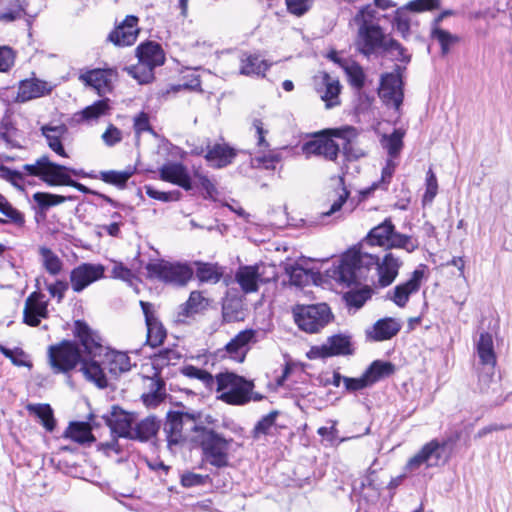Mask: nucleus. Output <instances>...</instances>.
<instances>
[{"label":"nucleus","mask_w":512,"mask_h":512,"mask_svg":"<svg viewBox=\"0 0 512 512\" xmlns=\"http://www.w3.org/2000/svg\"><path fill=\"white\" fill-rule=\"evenodd\" d=\"M379 21L380 14L371 4L362 7L354 16V22L358 27L355 41L357 51L366 57L389 54L397 61L408 63L410 54L384 32Z\"/></svg>","instance_id":"f257e3e1"},{"label":"nucleus","mask_w":512,"mask_h":512,"mask_svg":"<svg viewBox=\"0 0 512 512\" xmlns=\"http://www.w3.org/2000/svg\"><path fill=\"white\" fill-rule=\"evenodd\" d=\"M192 429L195 433L193 440L201 447L204 462L217 469L231 466L234 443L232 438H225L222 434L202 425H194Z\"/></svg>","instance_id":"f03ea898"},{"label":"nucleus","mask_w":512,"mask_h":512,"mask_svg":"<svg viewBox=\"0 0 512 512\" xmlns=\"http://www.w3.org/2000/svg\"><path fill=\"white\" fill-rule=\"evenodd\" d=\"M23 170L32 176L39 177L50 186H71L83 193L90 190L83 184L74 181L71 176H85L82 170H76L52 162L47 156H42L34 164H25Z\"/></svg>","instance_id":"7ed1b4c3"},{"label":"nucleus","mask_w":512,"mask_h":512,"mask_svg":"<svg viewBox=\"0 0 512 512\" xmlns=\"http://www.w3.org/2000/svg\"><path fill=\"white\" fill-rule=\"evenodd\" d=\"M379 257L362 250H350L345 253L338 266L333 270V277L346 286L359 284L365 280L371 268L377 269Z\"/></svg>","instance_id":"20e7f679"},{"label":"nucleus","mask_w":512,"mask_h":512,"mask_svg":"<svg viewBox=\"0 0 512 512\" xmlns=\"http://www.w3.org/2000/svg\"><path fill=\"white\" fill-rule=\"evenodd\" d=\"M218 399L230 405H243L250 401L253 383L231 372L216 376Z\"/></svg>","instance_id":"39448f33"},{"label":"nucleus","mask_w":512,"mask_h":512,"mask_svg":"<svg viewBox=\"0 0 512 512\" xmlns=\"http://www.w3.org/2000/svg\"><path fill=\"white\" fill-rule=\"evenodd\" d=\"M446 442L433 439L426 443L415 455H413L404 466L406 474H420L429 468L438 467L446 462L443 453Z\"/></svg>","instance_id":"423d86ee"},{"label":"nucleus","mask_w":512,"mask_h":512,"mask_svg":"<svg viewBox=\"0 0 512 512\" xmlns=\"http://www.w3.org/2000/svg\"><path fill=\"white\" fill-rule=\"evenodd\" d=\"M295 323L306 333H317L331 320L332 314L326 304L297 305L293 308Z\"/></svg>","instance_id":"0eeeda50"},{"label":"nucleus","mask_w":512,"mask_h":512,"mask_svg":"<svg viewBox=\"0 0 512 512\" xmlns=\"http://www.w3.org/2000/svg\"><path fill=\"white\" fill-rule=\"evenodd\" d=\"M235 278L245 293L256 292L259 284L277 279L276 266L265 263L242 266L236 272Z\"/></svg>","instance_id":"6e6552de"},{"label":"nucleus","mask_w":512,"mask_h":512,"mask_svg":"<svg viewBox=\"0 0 512 512\" xmlns=\"http://www.w3.org/2000/svg\"><path fill=\"white\" fill-rule=\"evenodd\" d=\"M146 270L150 278L175 285H185L193 275V270L188 265L165 260L148 263Z\"/></svg>","instance_id":"1a4fd4ad"},{"label":"nucleus","mask_w":512,"mask_h":512,"mask_svg":"<svg viewBox=\"0 0 512 512\" xmlns=\"http://www.w3.org/2000/svg\"><path fill=\"white\" fill-rule=\"evenodd\" d=\"M48 360L54 373H67L81 361L76 343L64 340L48 348Z\"/></svg>","instance_id":"9d476101"},{"label":"nucleus","mask_w":512,"mask_h":512,"mask_svg":"<svg viewBox=\"0 0 512 512\" xmlns=\"http://www.w3.org/2000/svg\"><path fill=\"white\" fill-rule=\"evenodd\" d=\"M378 94L387 106L399 111L403 102L402 79L399 66H397L396 72L386 73L381 76Z\"/></svg>","instance_id":"9b49d317"},{"label":"nucleus","mask_w":512,"mask_h":512,"mask_svg":"<svg viewBox=\"0 0 512 512\" xmlns=\"http://www.w3.org/2000/svg\"><path fill=\"white\" fill-rule=\"evenodd\" d=\"M105 267L101 264L82 263L70 272V284L74 292L80 293L92 283L104 277Z\"/></svg>","instance_id":"f8f14e48"},{"label":"nucleus","mask_w":512,"mask_h":512,"mask_svg":"<svg viewBox=\"0 0 512 512\" xmlns=\"http://www.w3.org/2000/svg\"><path fill=\"white\" fill-rule=\"evenodd\" d=\"M196 425L190 415L179 412H170L167 416V421L164 424V433L166 434V440L168 447L172 449L173 446L182 443L186 436L184 435V429H190Z\"/></svg>","instance_id":"ddd939ff"},{"label":"nucleus","mask_w":512,"mask_h":512,"mask_svg":"<svg viewBox=\"0 0 512 512\" xmlns=\"http://www.w3.org/2000/svg\"><path fill=\"white\" fill-rule=\"evenodd\" d=\"M352 353L351 341L348 336L334 335L322 345L312 346L307 353L309 359L327 358Z\"/></svg>","instance_id":"4468645a"},{"label":"nucleus","mask_w":512,"mask_h":512,"mask_svg":"<svg viewBox=\"0 0 512 512\" xmlns=\"http://www.w3.org/2000/svg\"><path fill=\"white\" fill-rule=\"evenodd\" d=\"M48 317V301L40 292L31 293L25 300L23 321L29 326H38L42 319Z\"/></svg>","instance_id":"2eb2a0df"},{"label":"nucleus","mask_w":512,"mask_h":512,"mask_svg":"<svg viewBox=\"0 0 512 512\" xmlns=\"http://www.w3.org/2000/svg\"><path fill=\"white\" fill-rule=\"evenodd\" d=\"M256 334L257 332L253 329L239 332L225 345V355L236 362H243L250 349V344L257 341Z\"/></svg>","instance_id":"dca6fc26"},{"label":"nucleus","mask_w":512,"mask_h":512,"mask_svg":"<svg viewBox=\"0 0 512 512\" xmlns=\"http://www.w3.org/2000/svg\"><path fill=\"white\" fill-rule=\"evenodd\" d=\"M116 76V71L111 68H98L81 73L79 79L85 85L92 87L98 94L102 95L111 91L112 83Z\"/></svg>","instance_id":"f3484780"},{"label":"nucleus","mask_w":512,"mask_h":512,"mask_svg":"<svg viewBox=\"0 0 512 512\" xmlns=\"http://www.w3.org/2000/svg\"><path fill=\"white\" fill-rule=\"evenodd\" d=\"M317 79H320V82L317 83L316 91L321 100L325 103V107L327 109H331L339 106L341 103L339 96L341 92V85L339 80L330 76L326 72L320 73V75L317 76Z\"/></svg>","instance_id":"a211bd4d"},{"label":"nucleus","mask_w":512,"mask_h":512,"mask_svg":"<svg viewBox=\"0 0 512 512\" xmlns=\"http://www.w3.org/2000/svg\"><path fill=\"white\" fill-rule=\"evenodd\" d=\"M140 306L145 316L147 326V343L151 347H157L161 345L166 338V330L156 317L154 307L151 303L140 301Z\"/></svg>","instance_id":"6ab92c4d"},{"label":"nucleus","mask_w":512,"mask_h":512,"mask_svg":"<svg viewBox=\"0 0 512 512\" xmlns=\"http://www.w3.org/2000/svg\"><path fill=\"white\" fill-rule=\"evenodd\" d=\"M41 135L45 138L48 147L61 157H68L62 141L68 134V127L64 123L50 122L40 127Z\"/></svg>","instance_id":"aec40b11"},{"label":"nucleus","mask_w":512,"mask_h":512,"mask_svg":"<svg viewBox=\"0 0 512 512\" xmlns=\"http://www.w3.org/2000/svg\"><path fill=\"white\" fill-rule=\"evenodd\" d=\"M138 18L128 15L110 34L109 40L117 46H130L138 36Z\"/></svg>","instance_id":"412c9836"},{"label":"nucleus","mask_w":512,"mask_h":512,"mask_svg":"<svg viewBox=\"0 0 512 512\" xmlns=\"http://www.w3.org/2000/svg\"><path fill=\"white\" fill-rule=\"evenodd\" d=\"M423 278L424 271L422 269L414 270L409 280L394 287L389 298L398 307H405L410 295L416 293L420 289Z\"/></svg>","instance_id":"4be33fe9"},{"label":"nucleus","mask_w":512,"mask_h":512,"mask_svg":"<svg viewBox=\"0 0 512 512\" xmlns=\"http://www.w3.org/2000/svg\"><path fill=\"white\" fill-rule=\"evenodd\" d=\"M133 422L134 415L117 406L112 407L110 414L106 417V423L110 427L111 432L119 437L130 438Z\"/></svg>","instance_id":"5701e85b"},{"label":"nucleus","mask_w":512,"mask_h":512,"mask_svg":"<svg viewBox=\"0 0 512 512\" xmlns=\"http://www.w3.org/2000/svg\"><path fill=\"white\" fill-rule=\"evenodd\" d=\"M51 91L52 86L46 81L37 78L26 79L20 82L16 99L24 103L48 95Z\"/></svg>","instance_id":"b1692460"},{"label":"nucleus","mask_w":512,"mask_h":512,"mask_svg":"<svg viewBox=\"0 0 512 512\" xmlns=\"http://www.w3.org/2000/svg\"><path fill=\"white\" fill-rule=\"evenodd\" d=\"M401 265V259L392 252L386 253L382 260L379 259L376 269L379 284L382 287L389 286L396 279Z\"/></svg>","instance_id":"393cba45"},{"label":"nucleus","mask_w":512,"mask_h":512,"mask_svg":"<svg viewBox=\"0 0 512 512\" xmlns=\"http://www.w3.org/2000/svg\"><path fill=\"white\" fill-rule=\"evenodd\" d=\"M163 181L178 185L185 190L192 189L191 178L187 169L180 163H167L160 168Z\"/></svg>","instance_id":"a878e982"},{"label":"nucleus","mask_w":512,"mask_h":512,"mask_svg":"<svg viewBox=\"0 0 512 512\" xmlns=\"http://www.w3.org/2000/svg\"><path fill=\"white\" fill-rule=\"evenodd\" d=\"M236 150L226 143H217L209 147L205 159L210 166L220 169L231 164L236 157Z\"/></svg>","instance_id":"bb28decb"},{"label":"nucleus","mask_w":512,"mask_h":512,"mask_svg":"<svg viewBox=\"0 0 512 512\" xmlns=\"http://www.w3.org/2000/svg\"><path fill=\"white\" fill-rule=\"evenodd\" d=\"M330 134L336 138L342 139L344 143L343 152L348 159H358L365 155L363 149L356 147L357 130L354 127L346 126L330 130Z\"/></svg>","instance_id":"cd10ccee"},{"label":"nucleus","mask_w":512,"mask_h":512,"mask_svg":"<svg viewBox=\"0 0 512 512\" xmlns=\"http://www.w3.org/2000/svg\"><path fill=\"white\" fill-rule=\"evenodd\" d=\"M401 329V323L394 318L378 320L371 330L367 331V337L373 341H385L394 337Z\"/></svg>","instance_id":"c85d7f7f"},{"label":"nucleus","mask_w":512,"mask_h":512,"mask_svg":"<svg viewBox=\"0 0 512 512\" xmlns=\"http://www.w3.org/2000/svg\"><path fill=\"white\" fill-rule=\"evenodd\" d=\"M74 333L88 354L95 356L98 350H101L99 337L84 321H75Z\"/></svg>","instance_id":"c756f323"},{"label":"nucleus","mask_w":512,"mask_h":512,"mask_svg":"<svg viewBox=\"0 0 512 512\" xmlns=\"http://www.w3.org/2000/svg\"><path fill=\"white\" fill-rule=\"evenodd\" d=\"M138 61L145 65L155 68L160 66L165 61L164 52L161 46L154 42H147L141 44L136 49Z\"/></svg>","instance_id":"7c9ffc66"},{"label":"nucleus","mask_w":512,"mask_h":512,"mask_svg":"<svg viewBox=\"0 0 512 512\" xmlns=\"http://www.w3.org/2000/svg\"><path fill=\"white\" fill-rule=\"evenodd\" d=\"M476 352L482 365L488 366L491 369L495 367L497 358L493 337L490 333H480L479 339L476 341Z\"/></svg>","instance_id":"2f4dec72"},{"label":"nucleus","mask_w":512,"mask_h":512,"mask_svg":"<svg viewBox=\"0 0 512 512\" xmlns=\"http://www.w3.org/2000/svg\"><path fill=\"white\" fill-rule=\"evenodd\" d=\"M269 64L256 54L244 53L240 57V73L246 76L264 75L269 69Z\"/></svg>","instance_id":"473e14b6"},{"label":"nucleus","mask_w":512,"mask_h":512,"mask_svg":"<svg viewBox=\"0 0 512 512\" xmlns=\"http://www.w3.org/2000/svg\"><path fill=\"white\" fill-rule=\"evenodd\" d=\"M395 231L390 219H385L381 224L370 230L366 242L371 246L387 247Z\"/></svg>","instance_id":"72a5a7b5"},{"label":"nucleus","mask_w":512,"mask_h":512,"mask_svg":"<svg viewBox=\"0 0 512 512\" xmlns=\"http://www.w3.org/2000/svg\"><path fill=\"white\" fill-rule=\"evenodd\" d=\"M159 428L160 421L156 417H146L132 428V435L130 436V439L147 441L157 434Z\"/></svg>","instance_id":"f704fd0d"},{"label":"nucleus","mask_w":512,"mask_h":512,"mask_svg":"<svg viewBox=\"0 0 512 512\" xmlns=\"http://www.w3.org/2000/svg\"><path fill=\"white\" fill-rule=\"evenodd\" d=\"M64 437L79 444L91 443L95 440L91 426L86 422H71L64 432Z\"/></svg>","instance_id":"c9c22d12"},{"label":"nucleus","mask_w":512,"mask_h":512,"mask_svg":"<svg viewBox=\"0 0 512 512\" xmlns=\"http://www.w3.org/2000/svg\"><path fill=\"white\" fill-rule=\"evenodd\" d=\"M44 269L52 276L60 274L63 262L50 248L42 246L38 250Z\"/></svg>","instance_id":"e433bc0d"},{"label":"nucleus","mask_w":512,"mask_h":512,"mask_svg":"<svg viewBox=\"0 0 512 512\" xmlns=\"http://www.w3.org/2000/svg\"><path fill=\"white\" fill-rule=\"evenodd\" d=\"M350 192L346 189L343 183V178L339 179V188L334 192L330 208L327 211L321 213L320 217L324 220L327 217L333 216L340 212L343 205L347 203Z\"/></svg>","instance_id":"4c0bfd02"},{"label":"nucleus","mask_w":512,"mask_h":512,"mask_svg":"<svg viewBox=\"0 0 512 512\" xmlns=\"http://www.w3.org/2000/svg\"><path fill=\"white\" fill-rule=\"evenodd\" d=\"M80 370L87 380L95 383L99 388H105L107 386L103 369L96 361L83 360Z\"/></svg>","instance_id":"58836bf2"},{"label":"nucleus","mask_w":512,"mask_h":512,"mask_svg":"<svg viewBox=\"0 0 512 512\" xmlns=\"http://www.w3.org/2000/svg\"><path fill=\"white\" fill-rule=\"evenodd\" d=\"M135 167H127L123 171L109 170L100 173V179L108 184L115 185L119 188L125 187L127 181L134 175Z\"/></svg>","instance_id":"ea45409f"},{"label":"nucleus","mask_w":512,"mask_h":512,"mask_svg":"<svg viewBox=\"0 0 512 512\" xmlns=\"http://www.w3.org/2000/svg\"><path fill=\"white\" fill-rule=\"evenodd\" d=\"M208 306V301L203 295L198 291L191 292L186 303L181 307L180 314L185 317H190L194 314H197Z\"/></svg>","instance_id":"a19ab883"},{"label":"nucleus","mask_w":512,"mask_h":512,"mask_svg":"<svg viewBox=\"0 0 512 512\" xmlns=\"http://www.w3.org/2000/svg\"><path fill=\"white\" fill-rule=\"evenodd\" d=\"M32 197L42 211H46L50 207L60 205L66 201L73 200L72 196H62L47 192H36Z\"/></svg>","instance_id":"79ce46f5"},{"label":"nucleus","mask_w":512,"mask_h":512,"mask_svg":"<svg viewBox=\"0 0 512 512\" xmlns=\"http://www.w3.org/2000/svg\"><path fill=\"white\" fill-rule=\"evenodd\" d=\"M341 66L348 77L349 83L356 89H361L365 83L363 68L353 61H345Z\"/></svg>","instance_id":"37998d69"},{"label":"nucleus","mask_w":512,"mask_h":512,"mask_svg":"<svg viewBox=\"0 0 512 512\" xmlns=\"http://www.w3.org/2000/svg\"><path fill=\"white\" fill-rule=\"evenodd\" d=\"M281 160L278 153L272 150H260L259 154L251 158L252 167H263L267 170H274L276 163Z\"/></svg>","instance_id":"c03bdc74"},{"label":"nucleus","mask_w":512,"mask_h":512,"mask_svg":"<svg viewBox=\"0 0 512 512\" xmlns=\"http://www.w3.org/2000/svg\"><path fill=\"white\" fill-rule=\"evenodd\" d=\"M393 371V367L390 363L382 361H374L369 368L365 371L364 376L372 385L379 381L385 376H388Z\"/></svg>","instance_id":"a18cd8bd"},{"label":"nucleus","mask_w":512,"mask_h":512,"mask_svg":"<svg viewBox=\"0 0 512 512\" xmlns=\"http://www.w3.org/2000/svg\"><path fill=\"white\" fill-rule=\"evenodd\" d=\"M109 111L110 106L108 104V100L105 99L96 101L92 105L87 106L79 113V116L81 117V120L92 121L97 120L101 116L107 115Z\"/></svg>","instance_id":"49530a36"},{"label":"nucleus","mask_w":512,"mask_h":512,"mask_svg":"<svg viewBox=\"0 0 512 512\" xmlns=\"http://www.w3.org/2000/svg\"><path fill=\"white\" fill-rule=\"evenodd\" d=\"M181 372L186 377L199 380L207 389H212L215 386L216 378L206 370L193 365H186L181 369Z\"/></svg>","instance_id":"de8ad7c7"},{"label":"nucleus","mask_w":512,"mask_h":512,"mask_svg":"<svg viewBox=\"0 0 512 512\" xmlns=\"http://www.w3.org/2000/svg\"><path fill=\"white\" fill-rule=\"evenodd\" d=\"M431 37L439 43L442 55L448 54L451 47L459 41V38L456 35H453L438 26H434L432 28Z\"/></svg>","instance_id":"09e8293b"},{"label":"nucleus","mask_w":512,"mask_h":512,"mask_svg":"<svg viewBox=\"0 0 512 512\" xmlns=\"http://www.w3.org/2000/svg\"><path fill=\"white\" fill-rule=\"evenodd\" d=\"M132 364L129 356L124 352H113L109 356L108 368L109 371L117 375L122 372H127L131 369Z\"/></svg>","instance_id":"8fccbe9b"},{"label":"nucleus","mask_w":512,"mask_h":512,"mask_svg":"<svg viewBox=\"0 0 512 512\" xmlns=\"http://www.w3.org/2000/svg\"><path fill=\"white\" fill-rule=\"evenodd\" d=\"M196 275L201 282L216 283L220 280L222 272L214 264L197 262Z\"/></svg>","instance_id":"3c124183"},{"label":"nucleus","mask_w":512,"mask_h":512,"mask_svg":"<svg viewBox=\"0 0 512 512\" xmlns=\"http://www.w3.org/2000/svg\"><path fill=\"white\" fill-rule=\"evenodd\" d=\"M124 70L140 84L149 83L154 77V69L139 61L136 65L125 67Z\"/></svg>","instance_id":"603ef678"},{"label":"nucleus","mask_w":512,"mask_h":512,"mask_svg":"<svg viewBox=\"0 0 512 512\" xmlns=\"http://www.w3.org/2000/svg\"><path fill=\"white\" fill-rule=\"evenodd\" d=\"M386 248L404 249L406 252L411 253L418 248V242L411 236L394 231Z\"/></svg>","instance_id":"864d4df0"},{"label":"nucleus","mask_w":512,"mask_h":512,"mask_svg":"<svg viewBox=\"0 0 512 512\" xmlns=\"http://www.w3.org/2000/svg\"><path fill=\"white\" fill-rule=\"evenodd\" d=\"M29 411L34 413L40 420L43 426L48 430L52 431L55 427V422L53 418V412L49 405L47 404H37L30 405L28 407Z\"/></svg>","instance_id":"5fc2aeb1"},{"label":"nucleus","mask_w":512,"mask_h":512,"mask_svg":"<svg viewBox=\"0 0 512 512\" xmlns=\"http://www.w3.org/2000/svg\"><path fill=\"white\" fill-rule=\"evenodd\" d=\"M370 297L371 289L368 286L358 290H350L344 295L347 305L356 309L361 308Z\"/></svg>","instance_id":"6e6d98bb"},{"label":"nucleus","mask_w":512,"mask_h":512,"mask_svg":"<svg viewBox=\"0 0 512 512\" xmlns=\"http://www.w3.org/2000/svg\"><path fill=\"white\" fill-rule=\"evenodd\" d=\"M166 397L164 384L161 381H155L152 383L151 392L142 396L143 402L147 407H156Z\"/></svg>","instance_id":"4d7b16f0"},{"label":"nucleus","mask_w":512,"mask_h":512,"mask_svg":"<svg viewBox=\"0 0 512 512\" xmlns=\"http://www.w3.org/2000/svg\"><path fill=\"white\" fill-rule=\"evenodd\" d=\"M403 136L404 133L402 131L395 130L391 135L383 137V146L387 149L391 157L397 156L401 151L403 147Z\"/></svg>","instance_id":"13d9d810"},{"label":"nucleus","mask_w":512,"mask_h":512,"mask_svg":"<svg viewBox=\"0 0 512 512\" xmlns=\"http://www.w3.org/2000/svg\"><path fill=\"white\" fill-rule=\"evenodd\" d=\"M410 10L405 5L396 10L393 20V25L403 37H406L410 31L411 18L408 14Z\"/></svg>","instance_id":"bf43d9fd"},{"label":"nucleus","mask_w":512,"mask_h":512,"mask_svg":"<svg viewBox=\"0 0 512 512\" xmlns=\"http://www.w3.org/2000/svg\"><path fill=\"white\" fill-rule=\"evenodd\" d=\"M426 190L422 202L424 205L431 204L438 193V182L435 173L430 168L426 173Z\"/></svg>","instance_id":"052dcab7"},{"label":"nucleus","mask_w":512,"mask_h":512,"mask_svg":"<svg viewBox=\"0 0 512 512\" xmlns=\"http://www.w3.org/2000/svg\"><path fill=\"white\" fill-rule=\"evenodd\" d=\"M276 417L277 412H271L258 421L253 430L254 437L258 438L262 435L270 434L271 430L275 427Z\"/></svg>","instance_id":"680f3d73"},{"label":"nucleus","mask_w":512,"mask_h":512,"mask_svg":"<svg viewBox=\"0 0 512 512\" xmlns=\"http://www.w3.org/2000/svg\"><path fill=\"white\" fill-rule=\"evenodd\" d=\"M286 272L289 275L290 282L295 286H302L309 279L308 271L299 265H289Z\"/></svg>","instance_id":"e2e57ef3"},{"label":"nucleus","mask_w":512,"mask_h":512,"mask_svg":"<svg viewBox=\"0 0 512 512\" xmlns=\"http://www.w3.org/2000/svg\"><path fill=\"white\" fill-rule=\"evenodd\" d=\"M314 0H285V4L289 13L300 17L307 13L312 5Z\"/></svg>","instance_id":"0e129e2a"},{"label":"nucleus","mask_w":512,"mask_h":512,"mask_svg":"<svg viewBox=\"0 0 512 512\" xmlns=\"http://www.w3.org/2000/svg\"><path fill=\"white\" fill-rule=\"evenodd\" d=\"M0 212L18 225H23L25 220L22 213L13 208L3 195L0 194Z\"/></svg>","instance_id":"69168bd1"},{"label":"nucleus","mask_w":512,"mask_h":512,"mask_svg":"<svg viewBox=\"0 0 512 512\" xmlns=\"http://www.w3.org/2000/svg\"><path fill=\"white\" fill-rule=\"evenodd\" d=\"M180 359V354L173 349H165L160 351L154 358V364L163 367L170 364H176Z\"/></svg>","instance_id":"338daca9"},{"label":"nucleus","mask_w":512,"mask_h":512,"mask_svg":"<svg viewBox=\"0 0 512 512\" xmlns=\"http://www.w3.org/2000/svg\"><path fill=\"white\" fill-rule=\"evenodd\" d=\"M197 184L205 191V198L215 200L218 195V190L214 183L205 175L196 172L194 174Z\"/></svg>","instance_id":"774afa93"}]
</instances>
